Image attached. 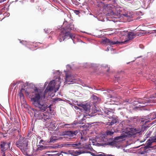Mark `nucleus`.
<instances>
[{
    "mask_svg": "<svg viewBox=\"0 0 156 156\" xmlns=\"http://www.w3.org/2000/svg\"><path fill=\"white\" fill-rule=\"evenodd\" d=\"M106 14V15L107 16H112V17H114L115 15L114 13L112 10H109V11Z\"/></svg>",
    "mask_w": 156,
    "mask_h": 156,
    "instance_id": "6ab92c4d",
    "label": "nucleus"
},
{
    "mask_svg": "<svg viewBox=\"0 0 156 156\" xmlns=\"http://www.w3.org/2000/svg\"><path fill=\"white\" fill-rule=\"evenodd\" d=\"M68 153L71 154L73 156H77L82 153H85L84 151H82L80 150L74 151V150H69Z\"/></svg>",
    "mask_w": 156,
    "mask_h": 156,
    "instance_id": "39448f33",
    "label": "nucleus"
},
{
    "mask_svg": "<svg viewBox=\"0 0 156 156\" xmlns=\"http://www.w3.org/2000/svg\"><path fill=\"white\" fill-rule=\"evenodd\" d=\"M25 91V89L23 88H22L20 90L19 94V96L20 97V99H23L24 96L23 93V92Z\"/></svg>",
    "mask_w": 156,
    "mask_h": 156,
    "instance_id": "f3484780",
    "label": "nucleus"
},
{
    "mask_svg": "<svg viewBox=\"0 0 156 156\" xmlns=\"http://www.w3.org/2000/svg\"><path fill=\"white\" fill-rule=\"evenodd\" d=\"M98 156H115L114 155L110 154H105L104 153L101 152V154H99L97 155Z\"/></svg>",
    "mask_w": 156,
    "mask_h": 156,
    "instance_id": "412c9836",
    "label": "nucleus"
},
{
    "mask_svg": "<svg viewBox=\"0 0 156 156\" xmlns=\"http://www.w3.org/2000/svg\"><path fill=\"white\" fill-rule=\"evenodd\" d=\"M44 142V141L43 140H41L39 142V144H42L43 145H44V143H43V142Z\"/></svg>",
    "mask_w": 156,
    "mask_h": 156,
    "instance_id": "e433bc0d",
    "label": "nucleus"
},
{
    "mask_svg": "<svg viewBox=\"0 0 156 156\" xmlns=\"http://www.w3.org/2000/svg\"><path fill=\"white\" fill-rule=\"evenodd\" d=\"M135 129L134 128H132L130 126L128 127L125 129L124 133L122 134L119 136L116 137L115 139L123 140L127 136H132L133 133H135Z\"/></svg>",
    "mask_w": 156,
    "mask_h": 156,
    "instance_id": "f03ea898",
    "label": "nucleus"
},
{
    "mask_svg": "<svg viewBox=\"0 0 156 156\" xmlns=\"http://www.w3.org/2000/svg\"><path fill=\"white\" fill-rule=\"evenodd\" d=\"M75 13H76V14H78L79 13V11L78 10H75Z\"/></svg>",
    "mask_w": 156,
    "mask_h": 156,
    "instance_id": "ea45409f",
    "label": "nucleus"
},
{
    "mask_svg": "<svg viewBox=\"0 0 156 156\" xmlns=\"http://www.w3.org/2000/svg\"><path fill=\"white\" fill-rule=\"evenodd\" d=\"M3 156H5V153H4V154H3Z\"/></svg>",
    "mask_w": 156,
    "mask_h": 156,
    "instance_id": "c03bdc74",
    "label": "nucleus"
},
{
    "mask_svg": "<svg viewBox=\"0 0 156 156\" xmlns=\"http://www.w3.org/2000/svg\"><path fill=\"white\" fill-rule=\"evenodd\" d=\"M141 122H142L143 123L145 122V123L146 122V121H145L144 120H143V119H142L141 120Z\"/></svg>",
    "mask_w": 156,
    "mask_h": 156,
    "instance_id": "a19ab883",
    "label": "nucleus"
},
{
    "mask_svg": "<svg viewBox=\"0 0 156 156\" xmlns=\"http://www.w3.org/2000/svg\"><path fill=\"white\" fill-rule=\"evenodd\" d=\"M119 122V120L118 119V117H114L113 118L112 120L110 122V125H112L116 123Z\"/></svg>",
    "mask_w": 156,
    "mask_h": 156,
    "instance_id": "2eb2a0df",
    "label": "nucleus"
},
{
    "mask_svg": "<svg viewBox=\"0 0 156 156\" xmlns=\"http://www.w3.org/2000/svg\"><path fill=\"white\" fill-rule=\"evenodd\" d=\"M1 151H4L9 148L10 146L9 144L6 143L4 142H2L0 145Z\"/></svg>",
    "mask_w": 156,
    "mask_h": 156,
    "instance_id": "9b49d317",
    "label": "nucleus"
},
{
    "mask_svg": "<svg viewBox=\"0 0 156 156\" xmlns=\"http://www.w3.org/2000/svg\"><path fill=\"white\" fill-rule=\"evenodd\" d=\"M55 124H53V125H50L49 126V129L50 130H51L52 129L55 128Z\"/></svg>",
    "mask_w": 156,
    "mask_h": 156,
    "instance_id": "c756f323",
    "label": "nucleus"
},
{
    "mask_svg": "<svg viewBox=\"0 0 156 156\" xmlns=\"http://www.w3.org/2000/svg\"><path fill=\"white\" fill-rule=\"evenodd\" d=\"M68 125L67 124L65 125V126Z\"/></svg>",
    "mask_w": 156,
    "mask_h": 156,
    "instance_id": "49530a36",
    "label": "nucleus"
},
{
    "mask_svg": "<svg viewBox=\"0 0 156 156\" xmlns=\"http://www.w3.org/2000/svg\"><path fill=\"white\" fill-rule=\"evenodd\" d=\"M90 106L88 104L83 105L82 108L83 109L87 112H88L90 110Z\"/></svg>",
    "mask_w": 156,
    "mask_h": 156,
    "instance_id": "dca6fc26",
    "label": "nucleus"
},
{
    "mask_svg": "<svg viewBox=\"0 0 156 156\" xmlns=\"http://www.w3.org/2000/svg\"><path fill=\"white\" fill-rule=\"evenodd\" d=\"M1 0V1H2V2H4V1H2V0Z\"/></svg>",
    "mask_w": 156,
    "mask_h": 156,
    "instance_id": "a18cd8bd",
    "label": "nucleus"
},
{
    "mask_svg": "<svg viewBox=\"0 0 156 156\" xmlns=\"http://www.w3.org/2000/svg\"><path fill=\"white\" fill-rule=\"evenodd\" d=\"M28 141L25 138L20 137L17 141L15 142L16 146L21 150H25L27 149Z\"/></svg>",
    "mask_w": 156,
    "mask_h": 156,
    "instance_id": "7ed1b4c3",
    "label": "nucleus"
},
{
    "mask_svg": "<svg viewBox=\"0 0 156 156\" xmlns=\"http://www.w3.org/2000/svg\"><path fill=\"white\" fill-rule=\"evenodd\" d=\"M83 148L81 143H79L71 142V145L70 148L71 149H81Z\"/></svg>",
    "mask_w": 156,
    "mask_h": 156,
    "instance_id": "9d476101",
    "label": "nucleus"
},
{
    "mask_svg": "<svg viewBox=\"0 0 156 156\" xmlns=\"http://www.w3.org/2000/svg\"><path fill=\"white\" fill-rule=\"evenodd\" d=\"M71 145V142H68L64 144V146L67 147H69L70 148Z\"/></svg>",
    "mask_w": 156,
    "mask_h": 156,
    "instance_id": "393cba45",
    "label": "nucleus"
},
{
    "mask_svg": "<svg viewBox=\"0 0 156 156\" xmlns=\"http://www.w3.org/2000/svg\"><path fill=\"white\" fill-rule=\"evenodd\" d=\"M58 40L59 41L61 42L62 41H64L65 39V37H63V35L62 34H60L58 36Z\"/></svg>",
    "mask_w": 156,
    "mask_h": 156,
    "instance_id": "aec40b11",
    "label": "nucleus"
},
{
    "mask_svg": "<svg viewBox=\"0 0 156 156\" xmlns=\"http://www.w3.org/2000/svg\"><path fill=\"white\" fill-rule=\"evenodd\" d=\"M78 133L77 131H65V134L66 135L68 136L69 137L75 138L76 134Z\"/></svg>",
    "mask_w": 156,
    "mask_h": 156,
    "instance_id": "423d86ee",
    "label": "nucleus"
},
{
    "mask_svg": "<svg viewBox=\"0 0 156 156\" xmlns=\"http://www.w3.org/2000/svg\"><path fill=\"white\" fill-rule=\"evenodd\" d=\"M154 142H156V132L155 133V136L150 138Z\"/></svg>",
    "mask_w": 156,
    "mask_h": 156,
    "instance_id": "5701e85b",
    "label": "nucleus"
},
{
    "mask_svg": "<svg viewBox=\"0 0 156 156\" xmlns=\"http://www.w3.org/2000/svg\"><path fill=\"white\" fill-rule=\"evenodd\" d=\"M131 120H133V122H136L138 121V120L137 117L131 118Z\"/></svg>",
    "mask_w": 156,
    "mask_h": 156,
    "instance_id": "c85d7f7f",
    "label": "nucleus"
},
{
    "mask_svg": "<svg viewBox=\"0 0 156 156\" xmlns=\"http://www.w3.org/2000/svg\"><path fill=\"white\" fill-rule=\"evenodd\" d=\"M102 41L103 42H104L106 44H108L110 45L115 44H118L121 43V42L118 41H110L109 39H108L107 38H106L104 39H103Z\"/></svg>",
    "mask_w": 156,
    "mask_h": 156,
    "instance_id": "0eeeda50",
    "label": "nucleus"
},
{
    "mask_svg": "<svg viewBox=\"0 0 156 156\" xmlns=\"http://www.w3.org/2000/svg\"><path fill=\"white\" fill-rule=\"evenodd\" d=\"M66 82H72L71 76L70 75H66Z\"/></svg>",
    "mask_w": 156,
    "mask_h": 156,
    "instance_id": "a211bd4d",
    "label": "nucleus"
},
{
    "mask_svg": "<svg viewBox=\"0 0 156 156\" xmlns=\"http://www.w3.org/2000/svg\"><path fill=\"white\" fill-rule=\"evenodd\" d=\"M91 142H90V145H91V144H92L93 145H96V143H97V142L95 141H93V140H91Z\"/></svg>",
    "mask_w": 156,
    "mask_h": 156,
    "instance_id": "473e14b6",
    "label": "nucleus"
},
{
    "mask_svg": "<svg viewBox=\"0 0 156 156\" xmlns=\"http://www.w3.org/2000/svg\"><path fill=\"white\" fill-rule=\"evenodd\" d=\"M136 35V34L133 32H128L127 34L129 40H131L134 38Z\"/></svg>",
    "mask_w": 156,
    "mask_h": 156,
    "instance_id": "ddd939ff",
    "label": "nucleus"
},
{
    "mask_svg": "<svg viewBox=\"0 0 156 156\" xmlns=\"http://www.w3.org/2000/svg\"><path fill=\"white\" fill-rule=\"evenodd\" d=\"M96 145L98 146H104L105 145H106V143H96Z\"/></svg>",
    "mask_w": 156,
    "mask_h": 156,
    "instance_id": "cd10ccee",
    "label": "nucleus"
},
{
    "mask_svg": "<svg viewBox=\"0 0 156 156\" xmlns=\"http://www.w3.org/2000/svg\"><path fill=\"white\" fill-rule=\"evenodd\" d=\"M44 114L39 111H35L34 112V116L37 119L43 120V117H44Z\"/></svg>",
    "mask_w": 156,
    "mask_h": 156,
    "instance_id": "1a4fd4ad",
    "label": "nucleus"
},
{
    "mask_svg": "<svg viewBox=\"0 0 156 156\" xmlns=\"http://www.w3.org/2000/svg\"><path fill=\"white\" fill-rule=\"evenodd\" d=\"M38 146H39V147L40 148H42L44 147L42 145H38Z\"/></svg>",
    "mask_w": 156,
    "mask_h": 156,
    "instance_id": "79ce46f5",
    "label": "nucleus"
},
{
    "mask_svg": "<svg viewBox=\"0 0 156 156\" xmlns=\"http://www.w3.org/2000/svg\"><path fill=\"white\" fill-rule=\"evenodd\" d=\"M85 138H86L85 137H83V136H81V139L82 140V141H83V139L84 140H86V139Z\"/></svg>",
    "mask_w": 156,
    "mask_h": 156,
    "instance_id": "58836bf2",
    "label": "nucleus"
},
{
    "mask_svg": "<svg viewBox=\"0 0 156 156\" xmlns=\"http://www.w3.org/2000/svg\"><path fill=\"white\" fill-rule=\"evenodd\" d=\"M107 133V136H106V137H107V136H111L114 133V132L110 131H108L106 132Z\"/></svg>",
    "mask_w": 156,
    "mask_h": 156,
    "instance_id": "bb28decb",
    "label": "nucleus"
},
{
    "mask_svg": "<svg viewBox=\"0 0 156 156\" xmlns=\"http://www.w3.org/2000/svg\"><path fill=\"white\" fill-rule=\"evenodd\" d=\"M153 142H154L153 141H152V140L151 139V138H150L146 142V146H145V148L146 149H147L149 148H151V146Z\"/></svg>",
    "mask_w": 156,
    "mask_h": 156,
    "instance_id": "4468645a",
    "label": "nucleus"
},
{
    "mask_svg": "<svg viewBox=\"0 0 156 156\" xmlns=\"http://www.w3.org/2000/svg\"><path fill=\"white\" fill-rule=\"evenodd\" d=\"M66 23V26L64 28H62L61 30V33L63 35V37H65V39L68 37H69L71 33L70 32L68 31L67 30H70L72 29V27H70V25L69 23L67 22L64 23V24Z\"/></svg>",
    "mask_w": 156,
    "mask_h": 156,
    "instance_id": "20e7f679",
    "label": "nucleus"
},
{
    "mask_svg": "<svg viewBox=\"0 0 156 156\" xmlns=\"http://www.w3.org/2000/svg\"><path fill=\"white\" fill-rule=\"evenodd\" d=\"M45 94L43 91L36 88L33 92L31 98L33 104L42 112L45 111L47 108V105L43 100L45 98Z\"/></svg>",
    "mask_w": 156,
    "mask_h": 156,
    "instance_id": "f257e3e1",
    "label": "nucleus"
},
{
    "mask_svg": "<svg viewBox=\"0 0 156 156\" xmlns=\"http://www.w3.org/2000/svg\"><path fill=\"white\" fill-rule=\"evenodd\" d=\"M70 36H69V38H71L73 40V39L74 38H75V35L74 34H70Z\"/></svg>",
    "mask_w": 156,
    "mask_h": 156,
    "instance_id": "7c9ffc66",
    "label": "nucleus"
},
{
    "mask_svg": "<svg viewBox=\"0 0 156 156\" xmlns=\"http://www.w3.org/2000/svg\"><path fill=\"white\" fill-rule=\"evenodd\" d=\"M60 98H54L53 99V102L55 103H56L57 101H62Z\"/></svg>",
    "mask_w": 156,
    "mask_h": 156,
    "instance_id": "a878e982",
    "label": "nucleus"
},
{
    "mask_svg": "<svg viewBox=\"0 0 156 156\" xmlns=\"http://www.w3.org/2000/svg\"><path fill=\"white\" fill-rule=\"evenodd\" d=\"M8 154L9 155H11V154H10V153H8Z\"/></svg>",
    "mask_w": 156,
    "mask_h": 156,
    "instance_id": "37998d69",
    "label": "nucleus"
},
{
    "mask_svg": "<svg viewBox=\"0 0 156 156\" xmlns=\"http://www.w3.org/2000/svg\"><path fill=\"white\" fill-rule=\"evenodd\" d=\"M92 98V99L94 100H97L98 99V97L94 95H93Z\"/></svg>",
    "mask_w": 156,
    "mask_h": 156,
    "instance_id": "72a5a7b5",
    "label": "nucleus"
},
{
    "mask_svg": "<svg viewBox=\"0 0 156 156\" xmlns=\"http://www.w3.org/2000/svg\"><path fill=\"white\" fill-rule=\"evenodd\" d=\"M74 107L75 109L76 110L80 109V110H81L77 106H75Z\"/></svg>",
    "mask_w": 156,
    "mask_h": 156,
    "instance_id": "c9c22d12",
    "label": "nucleus"
},
{
    "mask_svg": "<svg viewBox=\"0 0 156 156\" xmlns=\"http://www.w3.org/2000/svg\"><path fill=\"white\" fill-rule=\"evenodd\" d=\"M155 86H156V83H155Z\"/></svg>",
    "mask_w": 156,
    "mask_h": 156,
    "instance_id": "de8ad7c7",
    "label": "nucleus"
},
{
    "mask_svg": "<svg viewBox=\"0 0 156 156\" xmlns=\"http://www.w3.org/2000/svg\"><path fill=\"white\" fill-rule=\"evenodd\" d=\"M44 117H43V119L44 121H46L47 119H49V116L45 115L44 114Z\"/></svg>",
    "mask_w": 156,
    "mask_h": 156,
    "instance_id": "2f4dec72",
    "label": "nucleus"
},
{
    "mask_svg": "<svg viewBox=\"0 0 156 156\" xmlns=\"http://www.w3.org/2000/svg\"><path fill=\"white\" fill-rule=\"evenodd\" d=\"M120 33L122 36H124L127 34L128 32L127 31L124 30L121 31Z\"/></svg>",
    "mask_w": 156,
    "mask_h": 156,
    "instance_id": "b1692460",
    "label": "nucleus"
},
{
    "mask_svg": "<svg viewBox=\"0 0 156 156\" xmlns=\"http://www.w3.org/2000/svg\"><path fill=\"white\" fill-rule=\"evenodd\" d=\"M152 115H155V118H154V119L155 118H156V112L153 113H152Z\"/></svg>",
    "mask_w": 156,
    "mask_h": 156,
    "instance_id": "4c0bfd02",
    "label": "nucleus"
},
{
    "mask_svg": "<svg viewBox=\"0 0 156 156\" xmlns=\"http://www.w3.org/2000/svg\"><path fill=\"white\" fill-rule=\"evenodd\" d=\"M116 137H115L114 138V140H113L112 141H109L107 142V143H105L106 145H109L111 146H114L116 145L117 143H118L119 141H120V140H119V141H116L117 140H115V138Z\"/></svg>",
    "mask_w": 156,
    "mask_h": 156,
    "instance_id": "f8f14e48",
    "label": "nucleus"
},
{
    "mask_svg": "<svg viewBox=\"0 0 156 156\" xmlns=\"http://www.w3.org/2000/svg\"><path fill=\"white\" fill-rule=\"evenodd\" d=\"M55 80H53L51 81L48 84L47 87L45 90V91L47 89L50 91L53 90L55 88Z\"/></svg>",
    "mask_w": 156,
    "mask_h": 156,
    "instance_id": "6e6552de",
    "label": "nucleus"
},
{
    "mask_svg": "<svg viewBox=\"0 0 156 156\" xmlns=\"http://www.w3.org/2000/svg\"><path fill=\"white\" fill-rule=\"evenodd\" d=\"M83 105H84V104H77V105L78 106H79L81 107H82H82H83Z\"/></svg>",
    "mask_w": 156,
    "mask_h": 156,
    "instance_id": "f704fd0d",
    "label": "nucleus"
},
{
    "mask_svg": "<svg viewBox=\"0 0 156 156\" xmlns=\"http://www.w3.org/2000/svg\"><path fill=\"white\" fill-rule=\"evenodd\" d=\"M57 140V139L56 138L55 136H52L50 138V142H54L56 141Z\"/></svg>",
    "mask_w": 156,
    "mask_h": 156,
    "instance_id": "4be33fe9",
    "label": "nucleus"
}]
</instances>
